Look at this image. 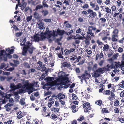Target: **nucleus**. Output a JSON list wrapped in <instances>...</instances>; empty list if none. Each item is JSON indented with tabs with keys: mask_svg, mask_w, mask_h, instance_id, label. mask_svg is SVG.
<instances>
[{
	"mask_svg": "<svg viewBox=\"0 0 124 124\" xmlns=\"http://www.w3.org/2000/svg\"><path fill=\"white\" fill-rule=\"evenodd\" d=\"M96 29V28L95 27H93L92 26H89L87 29L88 31L87 32V34H90L91 36L94 37L95 35H96L98 33L100 32L101 31V30L97 29L96 31L94 34L92 32V30L95 31Z\"/></svg>",
	"mask_w": 124,
	"mask_h": 124,
	"instance_id": "1",
	"label": "nucleus"
},
{
	"mask_svg": "<svg viewBox=\"0 0 124 124\" xmlns=\"http://www.w3.org/2000/svg\"><path fill=\"white\" fill-rule=\"evenodd\" d=\"M83 107L85 108L84 109V112L87 113L89 112L88 110L91 109V107L90 106V104L88 102H86L84 103L83 104Z\"/></svg>",
	"mask_w": 124,
	"mask_h": 124,
	"instance_id": "2",
	"label": "nucleus"
},
{
	"mask_svg": "<svg viewBox=\"0 0 124 124\" xmlns=\"http://www.w3.org/2000/svg\"><path fill=\"white\" fill-rule=\"evenodd\" d=\"M112 90L111 91V94L108 97V99L110 101L113 100L114 98L116 97L114 93V92H115V89L114 88V85L112 86Z\"/></svg>",
	"mask_w": 124,
	"mask_h": 124,
	"instance_id": "3",
	"label": "nucleus"
},
{
	"mask_svg": "<svg viewBox=\"0 0 124 124\" xmlns=\"http://www.w3.org/2000/svg\"><path fill=\"white\" fill-rule=\"evenodd\" d=\"M62 72H60L58 74V76L59 78H60L62 81H64L65 80H69V78L68 76H69V74H65L64 75H62Z\"/></svg>",
	"mask_w": 124,
	"mask_h": 124,
	"instance_id": "4",
	"label": "nucleus"
},
{
	"mask_svg": "<svg viewBox=\"0 0 124 124\" xmlns=\"http://www.w3.org/2000/svg\"><path fill=\"white\" fill-rule=\"evenodd\" d=\"M87 12L89 14L88 16L91 18H95L97 16V14L96 12L91 9H88L87 10Z\"/></svg>",
	"mask_w": 124,
	"mask_h": 124,
	"instance_id": "5",
	"label": "nucleus"
},
{
	"mask_svg": "<svg viewBox=\"0 0 124 124\" xmlns=\"http://www.w3.org/2000/svg\"><path fill=\"white\" fill-rule=\"evenodd\" d=\"M90 6L92 8H94L95 6H96V8L94 9V10L95 11H97L100 9L98 5H95V3H93L92 1H91L90 2Z\"/></svg>",
	"mask_w": 124,
	"mask_h": 124,
	"instance_id": "6",
	"label": "nucleus"
},
{
	"mask_svg": "<svg viewBox=\"0 0 124 124\" xmlns=\"http://www.w3.org/2000/svg\"><path fill=\"white\" fill-rule=\"evenodd\" d=\"M23 81H24L23 84H24V86H26V87H29L33 86V85L32 84L29 83L28 80H27L24 81V80H23Z\"/></svg>",
	"mask_w": 124,
	"mask_h": 124,
	"instance_id": "7",
	"label": "nucleus"
},
{
	"mask_svg": "<svg viewBox=\"0 0 124 124\" xmlns=\"http://www.w3.org/2000/svg\"><path fill=\"white\" fill-rule=\"evenodd\" d=\"M65 33V31L64 30H61L58 28L56 31V33L58 34L61 36L63 35Z\"/></svg>",
	"mask_w": 124,
	"mask_h": 124,
	"instance_id": "8",
	"label": "nucleus"
},
{
	"mask_svg": "<svg viewBox=\"0 0 124 124\" xmlns=\"http://www.w3.org/2000/svg\"><path fill=\"white\" fill-rule=\"evenodd\" d=\"M46 35L45 32H42L40 34V41H44L46 38Z\"/></svg>",
	"mask_w": 124,
	"mask_h": 124,
	"instance_id": "9",
	"label": "nucleus"
},
{
	"mask_svg": "<svg viewBox=\"0 0 124 124\" xmlns=\"http://www.w3.org/2000/svg\"><path fill=\"white\" fill-rule=\"evenodd\" d=\"M62 66L64 67H66L68 68L71 66V65L70 63H68L66 62H63L62 63Z\"/></svg>",
	"mask_w": 124,
	"mask_h": 124,
	"instance_id": "10",
	"label": "nucleus"
},
{
	"mask_svg": "<svg viewBox=\"0 0 124 124\" xmlns=\"http://www.w3.org/2000/svg\"><path fill=\"white\" fill-rule=\"evenodd\" d=\"M78 77L81 80H86L89 79L88 77L84 74H83L81 76H78Z\"/></svg>",
	"mask_w": 124,
	"mask_h": 124,
	"instance_id": "11",
	"label": "nucleus"
},
{
	"mask_svg": "<svg viewBox=\"0 0 124 124\" xmlns=\"http://www.w3.org/2000/svg\"><path fill=\"white\" fill-rule=\"evenodd\" d=\"M10 95L9 94L6 95L4 97V100L2 101V103H5L6 101H8L10 98Z\"/></svg>",
	"mask_w": 124,
	"mask_h": 124,
	"instance_id": "12",
	"label": "nucleus"
},
{
	"mask_svg": "<svg viewBox=\"0 0 124 124\" xmlns=\"http://www.w3.org/2000/svg\"><path fill=\"white\" fill-rule=\"evenodd\" d=\"M68 82L69 81L68 80L65 81H62L61 83V84L62 85H65L64 87L65 88H67L70 85V84H69L67 85V84Z\"/></svg>",
	"mask_w": 124,
	"mask_h": 124,
	"instance_id": "13",
	"label": "nucleus"
},
{
	"mask_svg": "<svg viewBox=\"0 0 124 124\" xmlns=\"http://www.w3.org/2000/svg\"><path fill=\"white\" fill-rule=\"evenodd\" d=\"M103 54L102 52L100 53V54H97L95 57L96 60H97L99 57H100V59H101L103 57Z\"/></svg>",
	"mask_w": 124,
	"mask_h": 124,
	"instance_id": "14",
	"label": "nucleus"
},
{
	"mask_svg": "<svg viewBox=\"0 0 124 124\" xmlns=\"http://www.w3.org/2000/svg\"><path fill=\"white\" fill-rule=\"evenodd\" d=\"M107 68H106V70L107 71H109L110 70L112 69L114 67V65L113 64L111 65L108 64L106 66Z\"/></svg>",
	"mask_w": 124,
	"mask_h": 124,
	"instance_id": "15",
	"label": "nucleus"
},
{
	"mask_svg": "<svg viewBox=\"0 0 124 124\" xmlns=\"http://www.w3.org/2000/svg\"><path fill=\"white\" fill-rule=\"evenodd\" d=\"M111 92L110 90H104L102 93L103 94L105 95H109L111 94Z\"/></svg>",
	"mask_w": 124,
	"mask_h": 124,
	"instance_id": "16",
	"label": "nucleus"
},
{
	"mask_svg": "<svg viewBox=\"0 0 124 124\" xmlns=\"http://www.w3.org/2000/svg\"><path fill=\"white\" fill-rule=\"evenodd\" d=\"M71 108L72 109V112L74 113L78 111L77 108H76V106L75 105L71 106Z\"/></svg>",
	"mask_w": 124,
	"mask_h": 124,
	"instance_id": "17",
	"label": "nucleus"
},
{
	"mask_svg": "<svg viewBox=\"0 0 124 124\" xmlns=\"http://www.w3.org/2000/svg\"><path fill=\"white\" fill-rule=\"evenodd\" d=\"M56 84V82L54 81H52L51 82H48L46 85H45V86L46 85L49 86H53L55 85Z\"/></svg>",
	"mask_w": 124,
	"mask_h": 124,
	"instance_id": "18",
	"label": "nucleus"
},
{
	"mask_svg": "<svg viewBox=\"0 0 124 124\" xmlns=\"http://www.w3.org/2000/svg\"><path fill=\"white\" fill-rule=\"evenodd\" d=\"M115 64L114 66V69H118L119 67L121 68L120 65L121 63L119 62H115Z\"/></svg>",
	"mask_w": 124,
	"mask_h": 124,
	"instance_id": "19",
	"label": "nucleus"
},
{
	"mask_svg": "<svg viewBox=\"0 0 124 124\" xmlns=\"http://www.w3.org/2000/svg\"><path fill=\"white\" fill-rule=\"evenodd\" d=\"M43 16H45L48 15L49 13L48 11L47 10H43L41 11Z\"/></svg>",
	"mask_w": 124,
	"mask_h": 124,
	"instance_id": "20",
	"label": "nucleus"
},
{
	"mask_svg": "<svg viewBox=\"0 0 124 124\" xmlns=\"http://www.w3.org/2000/svg\"><path fill=\"white\" fill-rule=\"evenodd\" d=\"M33 86H32L31 87H26V90H28V94H30L33 92Z\"/></svg>",
	"mask_w": 124,
	"mask_h": 124,
	"instance_id": "21",
	"label": "nucleus"
},
{
	"mask_svg": "<svg viewBox=\"0 0 124 124\" xmlns=\"http://www.w3.org/2000/svg\"><path fill=\"white\" fill-rule=\"evenodd\" d=\"M117 37L118 35L113 34L112 36V40L113 42L117 41L118 40L116 37Z\"/></svg>",
	"mask_w": 124,
	"mask_h": 124,
	"instance_id": "22",
	"label": "nucleus"
},
{
	"mask_svg": "<svg viewBox=\"0 0 124 124\" xmlns=\"http://www.w3.org/2000/svg\"><path fill=\"white\" fill-rule=\"evenodd\" d=\"M104 70L101 68H99L96 70L97 73H100L101 74H102L104 72Z\"/></svg>",
	"mask_w": 124,
	"mask_h": 124,
	"instance_id": "23",
	"label": "nucleus"
},
{
	"mask_svg": "<svg viewBox=\"0 0 124 124\" xmlns=\"http://www.w3.org/2000/svg\"><path fill=\"white\" fill-rule=\"evenodd\" d=\"M58 99L59 100H61L64 98L65 97V96L63 94H62L61 93H59L58 95Z\"/></svg>",
	"mask_w": 124,
	"mask_h": 124,
	"instance_id": "24",
	"label": "nucleus"
},
{
	"mask_svg": "<svg viewBox=\"0 0 124 124\" xmlns=\"http://www.w3.org/2000/svg\"><path fill=\"white\" fill-rule=\"evenodd\" d=\"M38 34H36L34 36V39L35 41L39 42L40 41V37L38 36Z\"/></svg>",
	"mask_w": 124,
	"mask_h": 124,
	"instance_id": "25",
	"label": "nucleus"
},
{
	"mask_svg": "<svg viewBox=\"0 0 124 124\" xmlns=\"http://www.w3.org/2000/svg\"><path fill=\"white\" fill-rule=\"evenodd\" d=\"M22 85L21 83H19L17 85H15L14 90L19 89L22 87Z\"/></svg>",
	"mask_w": 124,
	"mask_h": 124,
	"instance_id": "26",
	"label": "nucleus"
},
{
	"mask_svg": "<svg viewBox=\"0 0 124 124\" xmlns=\"http://www.w3.org/2000/svg\"><path fill=\"white\" fill-rule=\"evenodd\" d=\"M105 9V12L106 13L110 14L111 13V10L110 9H109V8L106 7L104 8V9Z\"/></svg>",
	"mask_w": 124,
	"mask_h": 124,
	"instance_id": "27",
	"label": "nucleus"
},
{
	"mask_svg": "<svg viewBox=\"0 0 124 124\" xmlns=\"http://www.w3.org/2000/svg\"><path fill=\"white\" fill-rule=\"evenodd\" d=\"M6 51L8 52V54H12L14 52V49H10L9 48H8L6 49Z\"/></svg>",
	"mask_w": 124,
	"mask_h": 124,
	"instance_id": "28",
	"label": "nucleus"
},
{
	"mask_svg": "<svg viewBox=\"0 0 124 124\" xmlns=\"http://www.w3.org/2000/svg\"><path fill=\"white\" fill-rule=\"evenodd\" d=\"M39 28L40 29H44L45 28V27L44 26V23L41 22L39 24Z\"/></svg>",
	"mask_w": 124,
	"mask_h": 124,
	"instance_id": "29",
	"label": "nucleus"
},
{
	"mask_svg": "<svg viewBox=\"0 0 124 124\" xmlns=\"http://www.w3.org/2000/svg\"><path fill=\"white\" fill-rule=\"evenodd\" d=\"M28 50L25 48H23L22 51V54L23 55H26L27 53Z\"/></svg>",
	"mask_w": 124,
	"mask_h": 124,
	"instance_id": "30",
	"label": "nucleus"
},
{
	"mask_svg": "<svg viewBox=\"0 0 124 124\" xmlns=\"http://www.w3.org/2000/svg\"><path fill=\"white\" fill-rule=\"evenodd\" d=\"M101 112L103 114L109 113V111L106 108H103L101 111Z\"/></svg>",
	"mask_w": 124,
	"mask_h": 124,
	"instance_id": "31",
	"label": "nucleus"
},
{
	"mask_svg": "<svg viewBox=\"0 0 124 124\" xmlns=\"http://www.w3.org/2000/svg\"><path fill=\"white\" fill-rule=\"evenodd\" d=\"M100 76V74L97 73L96 71L94 72L93 74V76L95 78H96L99 77Z\"/></svg>",
	"mask_w": 124,
	"mask_h": 124,
	"instance_id": "32",
	"label": "nucleus"
},
{
	"mask_svg": "<svg viewBox=\"0 0 124 124\" xmlns=\"http://www.w3.org/2000/svg\"><path fill=\"white\" fill-rule=\"evenodd\" d=\"M35 48L33 47H31L28 50L29 53L30 54H32L33 53V50Z\"/></svg>",
	"mask_w": 124,
	"mask_h": 124,
	"instance_id": "33",
	"label": "nucleus"
},
{
	"mask_svg": "<svg viewBox=\"0 0 124 124\" xmlns=\"http://www.w3.org/2000/svg\"><path fill=\"white\" fill-rule=\"evenodd\" d=\"M54 78L53 77H46L45 78V79L46 80L47 82H50L53 80Z\"/></svg>",
	"mask_w": 124,
	"mask_h": 124,
	"instance_id": "34",
	"label": "nucleus"
},
{
	"mask_svg": "<svg viewBox=\"0 0 124 124\" xmlns=\"http://www.w3.org/2000/svg\"><path fill=\"white\" fill-rule=\"evenodd\" d=\"M24 101L25 99L24 98H22L20 100L19 103L22 105H24L25 104Z\"/></svg>",
	"mask_w": 124,
	"mask_h": 124,
	"instance_id": "35",
	"label": "nucleus"
},
{
	"mask_svg": "<svg viewBox=\"0 0 124 124\" xmlns=\"http://www.w3.org/2000/svg\"><path fill=\"white\" fill-rule=\"evenodd\" d=\"M44 32L45 33H46V35H47L49 38H50L51 37V32H52V31H50L47 32Z\"/></svg>",
	"mask_w": 124,
	"mask_h": 124,
	"instance_id": "36",
	"label": "nucleus"
},
{
	"mask_svg": "<svg viewBox=\"0 0 124 124\" xmlns=\"http://www.w3.org/2000/svg\"><path fill=\"white\" fill-rule=\"evenodd\" d=\"M95 103L96 104L100 106H101V104L103 105L102 101L101 100L96 101L95 102Z\"/></svg>",
	"mask_w": 124,
	"mask_h": 124,
	"instance_id": "37",
	"label": "nucleus"
},
{
	"mask_svg": "<svg viewBox=\"0 0 124 124\" xmlns=\"http://www.w3.org/2000/svg\"><path fill=\"white\" fill-rule=\"evenodd\" d=\"M43 8V6L41 4H39L36 6L35 9L36 10H37L38 9H42Z\"/></svg>",
	"mask_w": 124,
	"mask_h": 124,
	"instance_id": "38",
	"label": "nucleus"
},
{
	"mask_svg": "<svg viewBox=\"0 0 124 124\" xmlns=\"http://www.w3.org/2000/svg\"><path fill=\"white\" fill-rule=\"evenodd\" d=\"M80 41L79 40H76L75 42H73L72 44L74 46H76V44H78L79 43Z\"/></svg>",
	"mask_w": 124,
	"mask_h": 124,
	"instance_id": "39",
	"label": "nucleus"
},
{
	"mask_svg": "<svg viewBox=\"0 0 124 124\" xmlns=\"http://www.w3.org/2000/svg\"><path fill=\"white\" fill-rule=\"evenodd\" d=\"M109 48V46L107 44L105 45L103 48V51L108 50Z\"/></svg>",
	"mask_w": 124,
	"mask_h": 124,
	"instance_id": "40",
	"label": "nucleus"
},
{
	"mask_svg": "<svg viewBox=\"0 0 124 124\" xmlns=\"http://www.w3.org/2000/svg\"><path fill=\"white\" fill-rule=\"evenodd\" d=\"M23 65L25 68H30V66L29 63L26 62H25L23 63Z\"/></svg>",
	"mask_w": 124,
	"mask_h": 124,
	"instance_id": "41",
	"label": "nucleus"
},
{
	"mask_svg": "<svg viewBox=\"0 0 124 124\" xmlns=\"http://www.w3.org/2000/svg\"><path fill=\"white\" fill-rule=\"evenodd\" d=\"M42 6L43 7H44V8L46 7L48 8V5L46 3V2H45L44 1H43L42 2Z\"/></svg>",
	"mask_w": 124,
	"mask_h": 124,
	"instance_id": "42",
	"label": "nucleus"
},
{
	"mask_svg": "<svg viewBox=\"0 0 124 124\" xmlns=\"http://www.w3.org/2000/svg\"><path fill=\"white\" fill-rule=\"evenodd\" d=\"M119 104V101L118 100L115 101L114 102V106H118Z\"/></svg>",
	"mask_w": 124,
	"mask_h": 124,
	"instance_id": "43",
	"label": "nucleus"
},
{
	"mask_svg": "<svg viewBox=\"0 0 124 124\" xmlns=\"http://www.w3.org/2000/svg\"><path fill=\"white\" fill-rule=\"evenodd\" d=\"M113 33L114 34V35H118V30L117 29H116L113 31Z\"/></svg>",
	"mask_w": 124,
	"mask_h": 124,
	"instance_id": "44",
	"label": "nucleus"
},
{
	"mask_svg": "<svg viewBox=\"0 0 124 124\" xmlns=\"http://www.w3.org/2000/svg\"><path fill=\"white\" fill-rule=\"evenodd\" d=\"M84 118L85 117L84 116L81 115L79 117V118H78L77 119V120L79 121H81L84 120Z\"/></svg>",
	"mask_w": 124,
	"mask_h": 124,
	"instance_id": "45",
	"label": "nucleus"
},
{
	"mask_svg": "<svg viewBox=\"0 0 124 124\" xmlns=\"http://www.w3.org/2000/svg\"><path fill=\"white\" fill-rule=\"evenodd\" d=\"M64 52L65 55H68L70 54L69 50L67 49H66L64 50Z\"/></svg>",
	"mask_w": 124,
	"mask_h": 124,
	"instance_id": "46",
	"label": "nucleus"
},
{
	"mask_svg": "<svg viewBox=\"0 0 124 124\" xmlns=\"http://www.w3.org/2000/svg\"><path fill=\"white\" fill-rule=\"evenodd\" d=\"M4 107L6 108V111L8 112L10 110L11 108L7 106V105H5Z\"/></svg>",
	"mask_w": 124,
	"mask_h": 124,
	"instance_id": "47",
	"label": "nucleus"
},
{
	"mask_svg": "<svg viewBox=\"0 0 124 124\" xmlns=\"http://www.w3.org/2000/svg\"><path fill=\"white\" fill-rule=\"evenodd\" d=\"M52 119L54 120L57 118L58 116H56L55 114H53L51 115Z\"/></svg>",
	"mask_w": 124,
	"mask_h": 124,
	"instance_id": "48",
	"label": "nucleus"
},
{
	"mask_svg": "<svg viewBox=\"0 0 124 124\" xmlns=\"http://www.w3.org/2000/svg\"><path fill=\"white\" fill-rule=\"evenodd\" d=\"M76 36L77 37V39H83V37L81 36L80 35L77 34L76 35Z\"/></svg>",
	"mask_w": 124,
	"mask_h": 124,
	"instance_id": "49",
	"label": "nucleus"
},
{
	"mask_svg": "<svg viewBox=\"0 0 124 124\" xmlns=\"http://www.w3.org/2000/svg\"><path fill=\"white\" fill-rule=\"evenodd\" d=\"M62 38V37H60L59 38H58L56 39L55 41V42L57 43L59 42L61 40Z\"/></svg>",
	"mask_w": 124,
	"mask_h": 124,
	"instance_id": "50",
	"label": "nucleus"
},
{
	"mask_svg": "<svg viewBox=\"0 0 124 124\" xmlns=\"http://www.w3.org/2000/svg\"><path fill=\"white\" fill-rule=\"evenodd\" d=\"M82 7L83 9L87 8L89 7V6L88 4L86 3L84 4L83 6Z\"/></svg>",
	"mask_w": 124,
	"mask_h": 124,
	"instance_id": "51",
	"label": "nucleus"
},
{
	"mask_svg": "<svg viewBox=\"0 0 124 124\" xmlns=\"http://www.w3.org/2000/svg\"><path fill=\"white\" fill-rule=\"evenodd\" d=\"M24 0H23L22 3V5L21 7H22L25 8L27 4L26 2L24 1Z\"/></svg>",
	"mask_w": 124,
	"mask_h": 124,
	"instance_id": "52",
	"label": "nucleus"
},
{
	"mask_svg": "<svg viewBox=\"0 0 124 124\" xmlns=\"http://www.w3.org/2000/svg\"><path fill=\"white\" fill-rule=\"evenodd\" d=\"M72 96V99L73 100H76L77 99V97L75 94L73 93Z\"/></svg>",
	"mask_w": 124,
	"mask_h": 124,
	"instance_id": "53",
	"label": "nucleus"
},
{
	"mask_svg": "<svg viewBox=\"0 0 124 124\" xmlns=\"http://www.w3.org/2000/svg\"><path fill=\"white\" fill-rule=\"evenodd\" d=\"M65 27L66 28H72V26L69 23H67L66 24Z\"/></svg>",
	"mask_w": 124,
	"mask_h": 124,
	"instance_id": "54",
	"label": "nucleus"
},
{
	"mask_svg": "<svg viewBox=\"0 0 124 124\" xmlns=\"http://www.w3.org/2000/svg\"><path fill=\"white\" fill-rule=\"evenodd\" d=\"M44 21L46 23H50L51 22V20L50 19H48L46 18L44 19Z\"/></svg>",
	"mask_w": 124,
	"mask_h": 124,
	"instance_id": "55",
	"label": "nucleus"
},
{
	"mask_svg": "<svg viewBox=\"0 0 124 124\" xmlns=\"http://www.w3.org/2000/svg\"><path fill=\"white\" fill-rule=\"evenodd\" d=\"M90 95L88 94H86L85 95V97H84L86 100H88L90 98Z\"/></svg>",
	"mask_w": 124,
	"mask_h": 124,
	"instance_id": "56",
	"label": "nucleus"
},
{
	"mask_svg": "<svg viewBox=\"0 0 124 124\" xmlns=\"http://www.w3.org/2000/svg\"><path fill=\"white\" fill-rule=\"evenodd\" d=\"M15 85L14 83H12L10 84V87L13 90H14Z\"/></svg>",
	"mask_w": 124,
	"mask_h": 124,
	"instance_id": "57",
	"label": "nucleus"
},
{
	"mask_svg": "<svg viewBox=\"0 0 124 124\" xmlns=\"http://www.w3.org/2000/svg\"><path fill=\"white\" fill-rule=\"evenodd\" d=\"M23 33L22 32H18L16 33V36L19 37Z\"/></svg>",
	"mask_w": 124,
	"mask_h": 124,
	"instance_id": "58",
	"label": "nucleus"
},
{
	"mask_svg": "<svg viewBox=\"0 0 124 124\" xmlns=\"http://www.w3.org/2000/svg\"><path fill=\"white\" fill-rule=\"evenodd\" d=\"M87 11H86L84 10L81 13L85 16H86L87 15L89 14L88 13H87Z\"/></svg>",
	"mask_w": 124,
	"mask_h": 124,
	"instance_id": "59",
	"label": "nucleus"
},
{
	"mask_svg": "<svg viewBox=\"0 0 124 124\" xmlns=\"http://www.w3.org/2000/svg\"><path fill=\"white\" fill-rule=\"evenodd\" d=\"M3 60L4 61H7V57L6 54L4 55L3 56Z\"/></svg>",
	"mask_w": 124,
	"mask_h": 124,
	"instance_id": "60",
	"label": "nucleus"
},
{
	"mask_svg": "<svg viewBox=\"0 0 124 124\" xmlns=\"http://www.w3.org/2000/svg\"><path fill=\"white\" fill-rule=\"evenodd\" d=\"M52 110L53 111L57 112L59 111V109L58 108H53L52 109Z\"/></svg>",
	"mask_w": 124,
	"mask_h": 124,
	"instance_id": "61",
	"label": "nucleus"
},
{
	"mask_svg": "<svg viewBox=\"0 0 124 124\" xmlns=\"http://www.w3.org/2000/svg\"><path fill=\"white\" fill-rule=\"evenodd\" d=\"M32 19V16H30L27 17L26 18V20L27 21L29 22Z\"/></svg>",
	"mask_w": 124,
	"mask_h": 124,
	"instance_id": "62",
	"label": "nucleus"
},
{
	"mask_svg": "<svg viewBox=\"0 0 124 124\" xmlns=\"http://www.w3.org/2000/svg\"><path fill=\"white\" fill-rule=\"evenodd\" d=\"M100 20L101 21L102 23L105 22L106 21V19L104 18H101L100 19Z\"/></svg>",
	"mask_w": 124,
	"mask_h": 124,
	"instance_id": "63",
	"label": "nucleus"
},
{
	"mask_svg": "<svg viewBox=\"0 0 124 124\" xmlns=\"http://www.w3.org/2000/svg\"><path fill=\"white\" fill-rule=\"evenodd\" d=\"M120 94L121 97H124V90L122 91Z\"/></svg>",
	"mask_w": 124,
	"mask_h": 124,
	"instance_id": "64",
	"label": "nucleus"
}]
</instances>
